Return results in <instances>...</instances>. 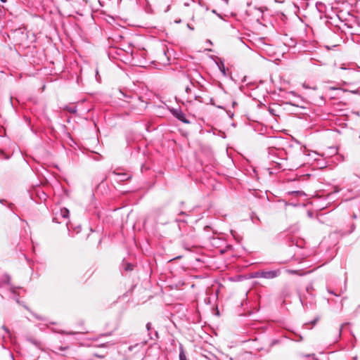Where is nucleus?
Instances as JSON below:
<instances>
[{"mask_svg": "<svg viewBox=\"0 0 360 360\" xmlns=\"http://www.w3.org/2000/svg\"><path fill=\"white\" fill-rule=\"evenodd\" d=\"M155 336L158 338V332H156V331H155Z\"/></svg>", "mask_w": 360, "mask_h": 360, "instance_id": "nucleus-25", "label": "nucleus"}, {"mask_svg": "<svg viewBox=\"0 0 360 360\" xmlns=\"http://www.w3.org/2000/svg\"><path fill=\"white\" fill-rule=\"evenodd\" d=\"M288 271L289 273H290V274H297V271H295V270H288Z\"/></svg>", "mask_w": 360, "mask_h": 360, "instance_id": "nucleus-15", "label": "nucleus"}, {"mask_svg": "<svg viewBox=\"0 0 360 360\" xmlns=\"http://www.w3.org/2000/svg\"><path fill=\"white\" fill-rule=\"evenodd\" d=\"M338 91H342V92H344V91H345V90H342V89H338Z\"/></svg>", "mask_w": 360, "mask_h": 360, "instance_id": "nucleus-27", "label": "nucleus"}, {"mask_svg": "<svg viewBox=\"0 0 360 360\" xmlns=\"http://www.w3.org/2000/svg\"><path fill=\"white\" fill-rule=\"evenodd\" d=\"M123 267L125 271H131L133 269V266L130 263H127L125 264H123Z\"/></svg>", "mask_w": 360, "mask_h": 360, "instance_id": "nucleus-11", "label": "nucleus"}, {"mask_svg": "<svg viewBox=\"0 0 360 360\" xmlns=\"http://www.w3.org/2000/svg\"><path fill=\"white\" fill-rule=\"evenodd\" d=\"M8 290L9 292H11V293H12L13 295V297H12V299H13L14 300H15V302L18 303V304H20V300L19 299L15 296V291H16V288L15 287H13V286H10L8 287Z\"/></svg>", "mask_w": 360, "mask_h": 360, "instance_id": "nucleus-8", "label": "nucleus"}, {"mask_svg": "<svg viewBox=\"0 0 360 360\" xmlns=\"http://www.w3.org/2000/svg\"><path fill=\"white\" fill-rule=\"evenodd\" d=\"M352 218H353L354 219H356L357 218V215H356V214H354H354H352Z\"/></svg>", "mask_w": 360, "mask_h": 360, "instance_id": "nucleus-19", "label": "nucleus"}, {"mask_svg": "<svg viewBox=\"0 0 360 360\" xmlns=\"http://www.w3.org/2000/svg\"><path fill=\"white\" fill-rule=\"evenodd\" d=\"M181 256H178V257H176L174 258V259H179V258H181Z\"/></svg>", "mask_w": 360, "mask_h": 360, "instance_id": "nucleus-23", "label": "nucleus"}, {"mask_svg": "<svg viewBox=\"0 0 360 360\" xmlns=\"http://www.w3.org/2000/svg\"><path fill=\"white\" fill-rule=\"evenodd\" d=\"M179 360H187L184 347L179 345Z\"/></svg>", "mask_w": 360, "mask_h": 360, "instance_id": "nucleus-7", "label": "nucleus"}, {"mask_svg": "<svg viewBox=\"0 0 360 360\" xmlns=\"http://www.w3.org/2000/svg\"><path fill=\"white\" fill-rule=\"evenodd\" d=\"M186 101L187 103H193L194 101H196L200 103H206L208 104L209 103L204 100V98L196 94H191V95H188V96L186 97Z\"/></svg>", "mask_w": 360, "mask_h": 360, "instance_id": "nucleus-3", "label": "nucleus"}, {"mask_svg": "<svg viewBox=\"0 0 360 360\" xmlns=\"http://www.w3.org/2000/svg\"><path fill=\"white\" fill-rule=\"evenodd\" d=\"M146 328H147V330H148V331H150V329H151V323H149V322H148V323H147V324H146Z\"/></svg>", "mask_w": 360, "mask_h": 360, "instance_id": "nucleus-14", "label": "nucleus"}, {"mask_svg": "<svg viewBox=\"0 0 360 360\" xmlns=\"http://www.w3.org/2000/svg\"><path fill=\"white\" fill-rule=\"evenodd\" d=\"M188 28H190L191 30H193V28H192V27H191V26H190L189 25H188Z\"/></svg>", "mask_w": 360, "mask_h": 360, "instance_id": "nucleus-30", "label": "nucleus"}, {"mask_svg": "<svg viewBox=\"0 0 360 360\" xmlns=\"http://www.w3.org/2000/svg\"><path fill=\"white\" fill-rule=\"evenodd\" d=\"M253 278H262L263 277V271H255L253 275Z\"/></svg>", "mask_w": 360, "mask_h": 360, "instance_id": "nucleus-10", "label": "nucleus"}, {"mask_svg": "<svg viewBox=\"0 0 360 360\" xmlns=\"http://www.w3.org/2000/svg\"><path fill=\"white\" fill-rule=\"evenodd\" d=\"M195 75L196 78L189 76L191 86H186L185 88L186 96H188V95H191V94H194L192 91V87L197 88L200 91H203L204 86L201 84L200 81L198 80V78L200 79H202L203 78L198 72H195Z\"/></svg>", "mask_w": 360, "mask_h": 360, "instance_id": "nucleus-1", "label": "nucleus"}, {"mask_svg": "<svg viewBox=\"0 0 360 360\" xmlns=\"http://www.w3.org/2000/svg\"><path fill=\"white\" fill-rule=\"evenodd\" d=\"M342 327H343V325H342V326H341V327H340V330H339V335H340V334H341Z\"/></svg>", "mask_w": 360, "mask_h": 360, "instance_id": "nucleus-20", "label": "nucleus"}, {"mask_svg": "<svg viewBox=\"0 0 360 360\" xmlns=\"http://www.w3.org/2000/svg\"><path fill=\"white\" fill-rule=\"evenodd\" d=\"M140 101V98L139 97H137V98H134V101Z\"/></svg>", "mask_w": 360, "mask_h": 360, "instance_id": "nucleus-21", "label": "nucleus"}, {"mask_svg": "<svg viewBox=\"0 0 360 360\" xmlns=\"http://www.w3.org/2000/svg\"><path fill=\"white\" fill-rule=\"evenodd\" d=\"M353 360H357V356L353 357Z\"/></svg>", "mask_w": 360, "mask_h": 360, "instance_id": "nucleus-26", "label": "nucleus"}, {"mask_svg": "<svg viewBox=\"0 0 360 360\" xmlns=\"http://www.w3.org/2000/svg\"><path fill=\"white\" fill-rule=\"evenodd\" d=\"M53 221L57 222V221H56V218H53Z\"/></svg>", "mask_w": 360, "mask_h": 360, "instance_id": "nucleus-31", "label": "nucleus"}, {"mask_svg": "<svg viewBox=\"0 0 360 360\" xmlns=\"http://www.w3.org/2000/svg\"><path fill=\"white\" fill-rule=\"evenodd\" d=\"M11 278L8 274H5L2 276L0 281V285H10Z\"/></svg>", "mask_w": 360, "mask_h": 360, "instance_id": "nucleus-6", "label": "nucleus"}, {"mask_svg": "<svg viewBox=\"0 0 360 360\" xmlns=\"http://www.w3.org/2000/svg\"><path fill=\"white\" fill-rule=\"evenodd\" d=\"M2 3H6L7 0H0Z\"/></svg>", "mask_w": 360, "mask_h": 360, "instance_id": "nucleus-24", "label": "nucleus"}, {"mask_svg": "<svg viewBox=\"0 0 360 360\" xmlns=\"http://www.w3.org/2000/svg\"><path fill=\"white\" fill-rule=\"evenodd\" d=\"M209 101H210V103H211L212 105H214V99L212 98H209Z\"/></svg>", "mask_w": 360, "mask_h": 360, "instance_id": "nucleus-16", "label": "nucleus"}, {"mask_svg": "<svg viewBox=\"0 0 360 360\" xmlns=\"http://www.w3.org/2000/svg\"><path fill=\"white\" fill-rule=\"evenodd\" d=\"M316 320H314V321H313L312 323H313V324H315V323H316Z\"/></svg>", "mask_w": 360, "mask_h": 360, "instance_id": "nucleus-29", "label": "nucleus"}, {"mask_svg": "<svg viewBox=\"0 0 360 360\" xmlns=\"http://www.w3.org/2000/svg\"><path fill=\"white\" fill-rule=\"evenodd\" d=\"M328 292L337 296V295L333 290H328Z\"/></svg>", "mask_w": 360, "mask_h": 360, "instance_id": "nucleus-18", "label": "nucleus"}, {"mask_svg": "<svg viewBox=\"0 0 360 360\" xmlns=\"http://www.w3.org/2000/svg\"><path fill=\"white\" fill-rule=\"evenodd\" d=\"M34 316L36 317V319H37L39 320H43V319L40 316H38L37 314H34Z\"/></svg>", "mask_w": 360, "mask_h": 360, "instance_id": "nucleus-17", "label": "nucleus"}, {"mask_svg": "<svg viewBox=\"0 0 360 360\" xmlns=\"http://www.w3.org/2000/svg\"><path fill=\"white\" fill-rule=\"evenodd\" d=\"M354 229H355V226H354V224H353V225H352V231H354Z\"/></svg>", "mask_w": 360, "mask_h": 360, "instance_id": "nucleus-22", "label": "nucleus"}, {"mask_svg": "<svg viewBox=\"0 0 360 360\" xmlns=\"http://www.w3.org/2000/svg\"><path fill=\"white\" fill-rule=\"evenodd\" d=\"M292 193V194H293V195H300V196L305 195L304 192L301 191H292V193Z\"/></svg>", "mask_w": 360, "mask_h": 360, "instance_id": "nucleus-12", "label": "nucleus"}, {"mask_svg": "<svg viewBox=\"0 0 360 360\" xmlns=\"http://www.w3.org/2000/svg\"><path fill=\"white\" fill-rule=\"evenodd\" d=\"M180 214H185V212H181Z\"/></svg>", "mask_w": 360, "mask_h": 360, "instance_id": "nucleus-28", "label": "nucleus"}, {"mask_svg": "<svg viewBox=\"0 0 360 360\" xmlns=\"http://www.w3.org/2000/svg\"><path fill=\"white\" fill-rule=\"evenodd\" d=\"M281 274L280 269H274V270H270V271H264L263 270V277L266 279H273Z\"/></svg>", "mask_w": 360, "mask_h": 360, "instance_id": "nucleus-4", "label": "nucleus"}, {"mask_svg": "<svg viewBox=\"0 0 360 360\" xmlns=\"http://www.w3.org/2000/svg\"><path fill=\"white\" fill-rule=\"evenodd\" d=\"M114 181L117 182H122L131 179V176L126 173H117L113 172L112 174Z\"/></svg>", "mask_w": 360, "mask_h": 360, "instance_id": "nucleus-5", "label": "nucleus"}, {"mask_svg": "<svg viewBox=\"0 0 360 360\" xmlns=\"http://www.w3.org/2000/svg\"><path fill=\"white\" fill-rule=\"evenodd\" d=\"M169 111L174 117L182 122L183 123H190V121L188 119H186L185 114L181 110V108H171Z\"/></svg>", "mask_w": 360, "mask_h": 360, "instance_id": "nucleus-2", "label": "nucleus"}, {"mask_svg": "<svg viewBox=\"0 0 360 360\" xmlns=\"http://www.w3.org/2000/svg\"><path fill=\"white\" fill-rule=\"evenodd\" d=\"M60 216L64 218H68L69 217V210L67 208H63L60 210Z\"/></svg>", "mask_w": 360, "mask_h": 360, "instance_id": "nucleus-9", "label": "nucleus"}, {"mask_svg": "<svg viewBox=\"0 0 360 360\" xmlns=\"http://www.w3.org/2000/svg\"><path fill=\"white\" fill-rule=\"evenodd\" d=\"M2 329H3L6 333H10V330H9V329H8L7 327H6L5 326H2Z\"/></svg>", "mask_w": 360, "mask_h": 360, "instance_id": "nucleus-13", "label": "nucleus"}]
</instances>
